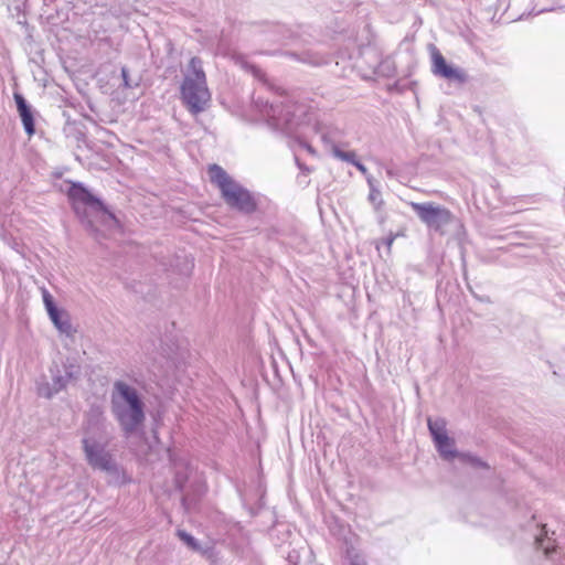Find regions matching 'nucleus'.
<instances>
[{"label": "nucleus", "mask_w": 565, "mask_h": 565, "mask_svg": "<svg viewBox=\"0 0 565 565\" xmlns=\"http://www.w3.org/2000/svg\"><path fill=\"white\" fill-rule=\"evenodd\" d=\"M105 418L98 411H92L87 417L82 439L83 451L87 463L94 469L108 475L115 480L121 477V469L110 451L106 449Z\"/></svg>", "instance_id": "nucleus-1"}, {"label": "nucleus", "mask_w": 565, "mask_h": 565, "mask_svg": "<svg viewBox=\"0 0 565 565\" xmlns=\"http://www.w3.org/2000/svg\"><path fill=\"white\" fill-rule=\"evenodd\" d=\"M110 408L127 436L136 433L145 422V403L140 394L124 381H116L113 385Z\"/></svg>", "instance_id": "nucleus-2"}, {"label": "nucleus", "mask_w": 565, "mask_h": 565, "mask_svg": "<svg viewBox=\"0 0 565 565\" xmlns=\"http://www.w3.org/2000/svg\"><path fill=\"white\" fill-rule=\"evenodd\" d=\"M189 67L192 73L183 79L180 89L181 100L192 115H198L210 106L211 93L202 70V61L199 57H192Z\"/></svg>", "instance_id": "nucleus-3"}, {"label": "nucleus", "mask_w": 565, "mask_h": 565, "mask_svg": "<svg viewBox=\"0 0 565 565\" xmlns=\"http://www.w3.org/2000/svg\"><path fill=\"white\" fill-rule=\"evenodd\" d=\"M207 172L211 182L220 189L226 204L247 214L256 210L255 200L249 191L237 183L222 167L211 164Z\"/></svg>", "instance_id": "nucleus-4"}, {"label": "nucleus", "mask_w": 565, "mask_h": 565, "mask_svg": "<svg viewBox=\"0 0 565 565\" xmlns=\"http://www.w3.org/2000/svg\"><path fill=\"white\" fill-rule=\"evenodd\" d=\"M65 186L61 185L60 190L66 193L75 214L88 228H94L93 215L113 218L105 210L102 201L85 188L83 183L65 181Z\"/></svg>", "instance_id": "nucleus-5"}, {"label": "nucleus", "mask_w": 565, "mask_h": 565, "mask_svg": "<svg viewBox=\"0 0 565 565\" xmlns=\"http://www.w3.org/2000/svg\"><path fill=\"white\" fill-rule=\"evenodd\" d=\"M411 207L430 231L441 235L445 234V227L454 221V215L448 209L431 202H412Z\"/></svg>", "instance_id": "nucleus-6"}, {"label": "nucleus", "mask_w": 565, "mask_h": 565, "mask_svg": "<svg viewBox=\"0 0 565 565\" xmlns=\"http://www.w3.org/2000/svg\"><path fill=\"white\" fill-rule=\"evenodd\" d=\"M434 444L440 457L444 458L445 460L450 461L455 458H458L461 462L470 465L471 467L488 468V465L481 459L469 454H459L456 450L455 440L449 436H445L439 440L434 441Z\"/></svg>", "instance_id": "nucleus-7"}, {"label": "nucleus", "mask_w": 565, "mask_h": 565, "mask_svg": "<svg viewBox=\"0 0 565 565\" xmlns=\"http://www.w3.org/2000/svg\"><path fill=\"white\" fill-rule=\"evenodd\" d=\"M50 372L52 374V383L57 392L64 390L71 381L79 376V367L72 363H65L63 365V372L57 365L51 367Z\"/></svg>", "instance_id": "nucleus-8"}, {"label": "nucleus", "mask_w": 565, "mask_h": 565, "mask_svg": "<svg viewBox=\"0 0 565 565\" xmlns=\"http://www.w3.org/2000/svg\"><path fill=\"white\" fill-rule=\"evenodd\" d=\"M535 545L553 562L556 563L559 559V557H555L556 555H559L557 545L555 544V539L548 536L545 525H542L540 533L535 536Z\"/></svg>", "instance_id": "nucleus-9"}, {"label": "nucleus", "mask_w": 565, "mask_h": 565, "mask_svg": "<svg viewBox=\"0 0 565 565\" xmlns=\"http://www.w3.org/2000/svg\"><path fill=\"white\" fill-rule=\"evenodd\" d=\"M433 72L445 78H461L460 72L449 66L443 54L434 47L431 51Z\"/></svg>", "instance_id": "nucleus-10"}, {"label": "nucleus", "mask_w": 565, "mask_h": 565, "mask_svg": "<svg viewBox=\"0 0 565 565\" xmlns=\"http://www.w3.org/2000/svg\"><path fill=\"white\" fill-rule=\"evenodd\" d=\"M14 100L17 104V108L19 111V115L21 117L23 127L25 131L28 132L29 137H31L34 134V119L32 111L30 107L26 105L25 99L20 94H14Z\"/></svg>", "instance_id": "nucleus-11"}, {"label": "nucleus", "mask_w": 565, "mask_h": 565, "mask_svg": "<svg viewBox=\"0 0 565 565\" xmlns=\"http://www.w3.org/2000/svg\"><path fill=\"white\" fill-rule=\"evenodd\" d=\"M427 425L434 441L439 440L445 436H448L446 429V420L444 418H428Z\"/></svg>", "instance_id": "nucleus-12"}, {"label": "nucleus", "mask_w": 565, "mask_h": 565, "mask_svg": "<svg viewBox=\"0 0 565 565\" xmlns=\"http://www.w3.org/2000/svg\"><path fill=\"white\" fill-rule=\"evenodd\" d=\"M50 319L54 323V326L61 331L62 333L70 334L72 331V324L67 319H63L62 312L56 308L54 310V315L49 313Z\"/></svg>", "instance_id": "nucleus-13"}, {"label": "nucleus", "mask_w": 565, "mask_h": 565, "mask_svg": "<svg viewBox=\"0 0 565 565\" xmlns=\"http://www.w3.org/2000/svg\"><path fill=\"white\" fill-rule=\"evenodd\" d=\"M36 392L38 395L45 398H52L58 392L55 391L53 383H49L43 379L42 381L36 382Z\"/></svg>", "instance_id": "nucleus-14"}, {"label": "nucleus", "mask_w": 565, "mask_h": 565, "mask_svg": "<svg viewBox=\"0 0 565 565\" xmlns=\"http://www.w3.org/2000/svg\"><path fill=\"white\" fill-rule=\"evenodd\" d=\"M177 535L192 551H196V552L201 551L198 540L194 536H192L191 534H189L188 532H185L183 530H178Z\"/></svg>", "instance_id": "nucleus-15"}, {"label": "nucleus", "mask_w": 565, "mask_h": 565, "mask_svg": "<svg viewBox=\"0 0 565 565\" xmlns=\"http://www.w3.org/2000/svg\"><path fill=\"white\" fill-rule=\"evenodd\" d=\"M331 152L332 156L339 160L345 161L351 164L352 162H354L355 153L353 151L341 150L333 143Z\"/></svg>", "instance_id": "nucleus-16"}, {"label": "nucleus", "mask_w": 565, "mask_h": 565, "mask_svg": "<svg viewBox=\"0 0 565 565\" xmlns=\"http://www.w3.org/2000/svg\"><path fill=\"white\" fill-rule=\"evenodd\" d=\"M295 161L302 174L298 177V182L299 184L307 185L309 182L308 180H306V177L310 173L311 170L307 166L301 163L298 151H295Z\"/></svg>", "instance_id": "nucleus-17"}, {"label": "nucleus", "mask_w": 565, "mask_h": 565, "mask_svg": "<svg viewBox=\"0 0 565 565\" xmlns=\"http://www.w3.org/2000/svg\"><path fill=\"white\" fill-rule=\"evenodd\" d=\"M42 298L47 313L54 315V310H56L57 307L55 306L52 295L46 289H43Z\"/></svg>", "instance_id": "nucleus-18"}, {"label": "nucleus", "mask_w": 565, "mask_h": 565, "mask_svg": "<svg viewBox=\"0 0 565 565\" xmlns=\"http://www.w3.org/2000/svg\"><path fill=\"white\" fill-rule=\"evenodd\" d=\"M178 271L182 276H189L193 269V262L184 257L181 264L177 265Z\"/></svg>", "instance_id": "nucleus-19"}, {"label": "nucleus", "mask_w": 565, "mask_h": 565, "mask_svg": "<svg viewBox=\"0 0 565 565\" xmlns=\"http://www.w3.org/2000/svg\"><path fill=\"white\" fill-rule=\"evenodd\" d=\"M369 200L375 206V209H379L382 204L381 192L374 188H371Z\"/></svg>", "instance_id": "nucleus-20"}, {"label": "nucleus", "mask_w": 565, "mask_h": 565, "mask_svg": "<svg viewBox=\"0 0 565 565\" xmlns=\"http://www.w3.org/2000/svg\"><path fill=\"white\" fill-rule=\"evenodd\" d=\"M299 146V151H306L308 153L315 154L316 151L313 150L311 143H297Z\"/></svg>", "instance_id": "nucleus-21"}, {"label": "nucleus", "mask_w": 565, "mask_h": 565, "mask_svg": "<svg viewBox=\"0 0 565 565\" xmlns=\"http://www.w3.org/2000/svg\"><path fill=\"white\" fill-rule=\"evenodd\" d=\"M353 166H355L362 173L366 172V168L359 161L354 159V162H352Z\"/></svg>", "instance_id": "nucleus-22"}, {"label": "nucleus", "mask_w": 565, "mask_h": 565, "mask_svg": "<svg viewBox=\"0 0 565 565\" xmlns=\"http://www.w3.org/2000/svg\"><path fill=\"white\" fill-rule=\"evenodd\" d=\"M351 565H365V564L361 563V562H358V561H353V562H351Z\"/></svg>", "instance_id": "nucleus-23"}, {"label": "nucleus", "mask_w": 565, "mask_h": 565, "mask_svg": "<svg viewBox=\"0 0 565 565\" xmlns=\"http://www.w3.org/2000/svg\"><path fill=\"white\" fill-rule=\"evenodd\" d=\"M54 175H55L56 178H60V177H61V173L55 172V173H54Z\"/></svg>", "instance_id": "nucleus-24"}, {"label": "nucleus", "mask_w": 565, "mask_h": 565, "mask_svg": "<svg viewBox=\"0 0 565 565\" xmlns=\"http://www.w3.org/2000/svg\"><path fill=\"white\" fill-rule=\"evenodd\" d=\"M84 145H85V147H86V148H89V145H90V143L85 142Z\"/></svg>", "instance_id": "nucleus-25"}]
</instances>
